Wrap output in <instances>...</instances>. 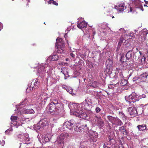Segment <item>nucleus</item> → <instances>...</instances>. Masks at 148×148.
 <instances>
[{
	"mask_svg": "<svg viewBox=\"0 0 148 148\" xmlns=\"http://www.w3.org/2000/svg\"><path fill=\"white\" fill-rule=\"evenodd\" d=\"M48 110L52 115H57L63 111L62 104L57 99L52 100L48 105Z\"/></svg>",
	"mask_w": 148,
	"mask_h": 148,
	"instance_id": "1",
	"label": "nucleus"
},
{
	"mask_svg": "<svg viewBox=\"0 0 148 148\" xmlns=\"http://www.w3.org/2000/svg\"><path fill=\"white\" fill-rule=\"evenodd\" d=\"M125 99L127 102V103L129 105L131 106L134 105L137 101H138L139 97L136 95V93L133 92L128 96H125Z\"/></svg>",
	"mask_w": 148,
	"mask_h": 148,
	"instance_id": "2",
	"label": "nucleus"
},
{
	"mask_svg": "<svg viewBox=\"0 0 148 148\" xmlns=\"http://www.w3.org/2000/svg\"><path fill=\"white\" fill-rule=\"evenodd\" d=\"M69 135L68 134L62 133L61 134L58 138L56 145L59 148H62L64 145V141Z\"/></svg>",
	"mask_w": 148,
	"mask_h": 148,
	"instance_id": "3",
	"label": "nucleus"
},
{
	"mask_svg": "<svg viewBox=\"0 0 148 148\" xmlns=\"http://www.w3.org/2000/svg\"><path fill=\"white\" fill-rule=\"evenodd\" d=\"M48 98V95L45 92H42L37 97V102L39 103L37 105L39 106L45 105Z\"/></svg>",
	"mask_w": 148,
	"mask_h": 148,
	"instance_id": "4",
	"label": "nucleus"
},
{
	"mask_svg": "<svg viewBox=\"0 0 148 148\" xmlns=\"http://www.w3.org/2000/svg\"><path fill=\"white\" fill-rule=\"evenodd\" d=\"M64 46V42L62 39L58 38L56 40V47L58 49V53H63Z\"/></svg>",
	"mask_w": 148,
	"mask_h": 148,
	"instance_id": "5",
	"label": "nucleus"
},
{
	"mask_svg": "<svg viewBox=\"0 0 148 148\" xmlns=\"http://www.w3.org/2000/svg\"><path fill=\"white\" fill-rule=\"evenodd\" d=\"M76 123L73 119L65 122L64 124L63 127L64 129L70 130H73L74 127L76 125Z\"/></svg>",
	"mask_w": 148,
	"mask_h": 148,
	"instance_id": "6",
	"label": "nucleus"
},
{
	"mask_svg": "<svg viewBox=\"0 0 148 148\" xmlns=\"http://www.w3.org/2000/svg\"><path fill=\"white\" fill-rule=\"evenodd\" d=\"M47 67L45 65L43 64L39 65L38 66L37 75L41 77H44L46 74V69Z\"/></svg>",
	"mask_w": 148,
	"mask_h": 148,
	"instance_id": "7",
	"label": "nucleus"
},
{
	"mask_svg": "<svg viewBox=\"0 0 148 148\" xmlns=\"http://www.w3.org/2000/svg\"><path fill=\"white\" fill-rule=\"evenodd\" d=\"M34 84H33L32 86V84H29L28 86V87L26 89V92L27 93H29L30 91H32L33 89L36 88L39 85L40 83L38 82V80L36 79L35 82H33Z\"/></svg>",
	"mask_w": 148,
	"mask_h": 148,
	"instance_id": "8",
	"label": "nucleus"
},
{
	"mask_svg": "<svg viewBox=\"0 0 148 148\" xmlns=\"http://www.w3.org/2000/svg\"><path fill=\"white\" fill-rule=\"evenodd\" d=\"M49 125L47 120L46 118L41 119L37 124V128L39 129L40 127H43Z\"/></svg>",
	"mask_w": 148,
	"mask_h": 148,
	"instance_id": "9",
	"label": "nucleus"
},
{
	"mask_svg": "<svg viewBox=\"0 0 148 148\" xmlns=\"http://www.w3.org/2000/svg\"><path fill=\"white\" fill-rule=\"evenodd\" d=\"M127 109L129 114L131 116H136L137 115L138 113L136 108L135 107H130Z\"/></svg>",
	"mask_w": 148,
	"mask_h": 148,
	"instance_id": "10",
	"label": "nucleus"
},
{
	"mask_svg": "<svg viewBox=\"0 0 148 148\" xmlns=\"http://www.w3.org/2000/svg\"><path fill=\"white\" fill-rule=\"evenodd\" d=\"M126 7L125 8V4L124 3H121L118 6H115L114 8L116 9H117L120 13L123 11L124 9H125Z\"/></svg>",
	"mask_w": 148,
	"mask_h": 148,
	"instance_id": "11",
	"label": "nucleus"
},
{
	"mask_svg": "<svg viewBox=\"0 0 148 148\" xmlns=\"http://www.w3.org/2000/svg\"><path fill=\"white\" fill-rule=\"evenodd\" d=\"M22 112L25 114H34L35 113L34 111L32 109H26L25 108H23L22 109Z\"/></svg>",
	"mask_w": 148,
	"mask_h": 148,
	"instance_id": "12",
	"label": "nucleus"
},
{
	"mask_svg": "<svg viewBox=\"0 0 148 148\" xmlns=\"http://www.w3.org/2000/svg\"><path fill=\"white\" fill-rule=\"evenodd\" d=\"M123 124V123L121 120L117 118L116 117L114 120V122L113 123V125L117 126H121Z\"/></svg>",
	"mask_w": 148,
	"mask_h": 148,
	"instance_id": "13",
	"label": "nucleus"
},
{
	"mask_svg": "<svg viewBox=\"0 0 148 148\" xmlns=\"http://www.w3.org/2000/svg\"><path fill=\"white\" fill-rule=\"evenodd\" d=\"M98 137V135H96L94 136L93 134L90 135L89 136V138H88L89 140L91 142H96L97 140L96 138Z\"/></svg>",
	"mask_w": 148,
	"mask_h": 148,
	"instance_id": "14",
	"label": "nucleus"
},
{
	"mask_svg": "<svg viewBox=\"0 0 148 148\" xmlns=\"http://www.w3.org/2000/svg\"><path fill=\"white\" fill-rule=\"evenodd\" d=\"M87 26V23L85 21H82L78 24L77 26L80 29L86 27Z\"/></svg>",
	"mask_w": 148,
	"mask_h": 148,
	"instance_id": "15",
	"label": "nucleus"
},
{
	"mask_svg": "<svg viewBox=\"0 0 148 148\" xmlns=\"http://www.w3.org/2000/svg\"><path fill=\"white\" fill-rule=\"evenodd\" d=\"M96 119L95 120V122L96 124L101 125L103 123V121L101 117H98L96 116Z\"/></svg>",
	"mask_w": 148,
	"mask_h": 148,
	"instance_id": "16",
	"label": "nucleus"
},
{
	"mask_svg": "<svg viewBox=\"0 0 148 148\" xmlns=\"http://www.w3.org/2000/svg\"><path fill=\"white\" fill-rule=\"evenodd\" d=\"M18 119L16 116H12L11 117V120L12 121L11 124H13L14 125H16L17 124V122L16 120Z\"/></svg>",
	"mask_w": 148,
	"mask_h": 148,
	"instance_id": "17",
	"label": "nucleus"
},
{
	"mask_svg": "<svg viewBox=\"0 0 148 148\" xmlns=\"http://www.w3.org/2000/svg\"><path fill=\"white\" fill-rule=\"evenodd\" d=\"M83 111L81 110H77L73 112V114L79 117H81Z\"/></svg>",
	"mask_w": 148,
	"mask_h": 148,
	"instance_id": "18",
	"label": "nucleus"
},
{
	"mask_svg": "<svg viewBox=\"0 0 148 148\" xmlns=\"http://www.w3.org/2000/svg\"><path fill=\"white\" fill-rule=\"evenodd\" d=\"M132 50H133L129 51L126 53L125 56L127 60H129L132 59Z\"/></svg>",
	"mask_w": 148,
	"mask_h": 148,
	"instance_id": "19",
	"label": "nucleus"
},
{
	"mask_svg": "<svg viewBox=\"0 0 148 148\" xmlns=\"http://www.w3.org/2000/svg\"><path fill=\"white\" fill-rule=\"evenodd\" d=\"M148 75L147 73H145L142 74L139 77V79H140V81H143L145 80L147 76Z\"/></svg>",
	"mask_w": 148,
	"mask_h": 148,
	"instance_id": "20",
	"label": "nucleus"
},
{
	"mask_svg": "<svg viewBox=\"0 0 148 148\" xmlns=\"http://www.w3.org/2000/svg\"><path fill=\"white\" fill-rule=\"evenodd\" d=\"M137 127L139 131H143L146 129V125L144 124L139 125L137 126Z\"/></svg>",
	"mask_w": 148,
	"mask_h": 148,
	"instance_id": "21",
	"label": "nucleus"
},
{
	"mask_svg": "<svg viewBox=\"0 0 148 148\" xmlns=\"http://www.w3.org/2000/svg\"><path fill=\"white\" fill-rule=\"evenodd\" d=\"M119 130L123 134L127 135V132L125 128V126H122L120 127Z\"/></svg>",
	"mask_w": 148,
	"mask_h": 148,
	"instance_id": "22",
	"label": "nucleus"
},
{
	"mask_svg": "<svg viewBox=\"0 0 148 148\" xmlns=\"http://www.w3.org/2000/svg\"><path fill=\"white\" fill-rule=\"evenodd\" d=\"M107 118L108 120L112 123L113 125V123L114 122V120L115 119L116 117H112L110 116H107Z\"/></svg>",
	"mask_w": 148,
	"mask_h": 148,
	"instance_id": "23",
	"label": "nucleus"
},
{
	"mask_svg": "<svg viewBox=\"0 0 148 148\" xmlns=\"http://www.w3.org/2000/svg\"><path fill=\"white\" fill-rule=\"evenodd\" d=\"M49 79L51 80V82L52 84H54L56 82V80L51 77H48L47 79V82H48Z\"/></svg>",
	"mask_w": 148,
	"mask_h": 148,
	"instance_id": "24",
	"label": "nucleus"
},
{
	"mask_svg": "<svg viewBox=\"0 0 148 148\" xmlns=\"http://www.w3.org/2000/svg\"><path fill=\"white\" fill-rule=\"evenodd\" d=\"M127 83V81L126 80L123 79L121 80L120 83L121 85L122 86H125Z\"/></svg>",
	"mask_w": 148,
	"mask_h": 148,
	"instance_id": "25",
	"label": "nucleus"
},
{
	"mask_svg": "<svg viewBox=\"0 0 148 148\" xmlns=\"http://www.w3.org/2000/svg\"><path fill=\"white\" fill-rule=\"evenodd\" d=\"M137 1H136L135 2V4L136 5H137V7H138V8H140L141 10H142V11H143L144 9L143 8V6H142V5H141L140 4V2L139 1H138V3H138V5H137Z\"/></svg>",
	"mask_w": 148,
	"mask_h": 148,
	"instance_id": "26",
	"label": "nucleus"
},
{
	"mask_svg": "<svg viewBox=\"0 0 148 148\" xmlns=\"http://www.w3.org/2000/svg\"><path fill=\"white\" fill-rule=\"evenodd\" d=\"M89 101V99H85V100L83 101V104H84V106H88L89 104L88 103Z\"/></svg>",
	"mask_w": 148,
	"mask_h": 148,
	"instance_id": "27",
	"label": "nucleus"
},
{
	"mask_svg": "<svg viewBox=\"0 0 148 148\" xmlns=\"http://www.w3.org/2000/svg\"><path fill=\"white\" fill-rule=\"evenodd\" d=\"M58 56L57 55H54L52 56L51 60L52 61H56L58 60Z\"/></svg>",
	"mask_w": 148,
	"mask_h": 148,
	"instance_id": "28",
	"label": "nucleus"
},
{
	"mask_svg": "<svg viewBox=\"0 0 148 148\" xmlns=\"http://www.w3.org/2000/svg\"><path fill=\"white\" fill-rule=\"evenodd\" d=\"M124 40V38L123 36H121L119 39V42L118 43V45L120 46L123 42Z\"/></svg>",
	"mask_w": 148,
	"mask_h": 148,
	"instance_id": "29",
	"label": "nucleus"
},
{
	"mask_svg": "<svg viewBox=\"0 0 148 148\" xmlns=\"http://www.w3.org/2000/svg\"><path fill=\"white\" fill-rule=\"evenodd\" d=\"M87 117V115L85 112H83L82 113L81 117L83 119H84Z\"/></svg>",
	"mask_w": 148,
	"mask_h": 148,
	"instance_id": "30",
	"label": "nucleus"
},
{
	"mask_svg": "<svg viewBox=\"0 0 148 148\" xmlns=\"http://www.w3.org/2000/svg\"><path fill=\"white\" fill-rule=\"evenodd\" d=\"M49 3L51 4L52 3L53 5H58V4L57 3L56 1H54L53 0H50L49 1Z\"/></svg>",
	"mask_w": 148,
	"mask_h": 148,
	"instance_id": "31",
	"label": "nucleus"
},
{
	"mask_svg": "<svg viewBox=\"0 0 148 148\" xmlns=\"http://www.w3.org/2000/svg\"><path fill=\"white\" fill-rule=\"evenodd\" d=\"M86 62L87 64V65L89 66L90 68L92 67L93 66L92 65L91 62H89L88 60H86Z\"/></svg>",
	"mask_w": 148,
	"mask_h": 148,
	"instance_id": "32",
	"label": "nucleus"
},
{
	"mask_svg": "<svg viewBox=\"0 0 148 148\" xmlns=\"http://www.w3.org/2000/svg\"><path fill=\"white\" fill-rule=\"evenodd\" d=\"M24 139L25 141L26 142L27 141H29L30 140V138L29 137L28 135H27V137L25 136L24 137Z\"/></svg>",
	"mask_w": 148,
	"mask_h": 148,
	"instance_id": "33",
	"label": "nucleus"
},
{
	"mask_svg": "<svg viewBox=\"0 0 148 148\" xmlns=\"http://www.w3.org/2000/svg\"><path fill=\"white\" fill-rule=\"evenodd\" d=\"M101 110V109L98 107H97L95 109V110L96 112L97 113L99 112Z\"/></svg>",
	"mask_w": 148,
	"mask_h": 148,
	"instance_id": "34",
	"label": "nucleus"
},
{
	"mask_svg": "<svg viewBox=\"0 0 148 148\" xmlns=\"http://www.w3.org/2000/svg\"><path fill=\"white\" fill-rule=\"evenodd\" d=\"M139 79V77L138 76H135L133 79V81H136L138 79Z\"/></svg>",
	"mask_w": 148,
	"mask_h": 148,
	"instance_id": "35",
	"label": "nucleus"
},
{
	"mask_svg": "<svg viewBox=\"0 0 148 148\" xmlns=\"http://www.w3.org/2000/svg\"><path fill=\"white\" fill-rule=\"evenodd\" d=\"M75 54H76V53L75 52H74V53L72 52L70 53V56L73 58H74Z\"/></svg>",
	"mask_w": 148,
	"mask_h": 148,
	"instance_id": "36",
	"label": "nucleus"
},
{
	"mask_svg": "<svg viewBox=\"0 0 148 148\" xmlns=\"http://www.w3.org/2000/svg\"><path fill=\"white\" fill-rule=\"evenodd\" d=\"M27 101V99H25L23 101V102L22 103V105H23L25 104Z\"/></svg>",
	"mask_w": 148,
	"mask_h": 148,
	"instance_id": "37",
	"label": "nucleus"
},
{
	"mask_svg": "<svg viewBox=\"0 0 148 148\" xmlns=\"http://www.w3.org/2000/svg\"><path fill=\"white\" fill-rule=\"evenodd\" d=\"M139 99H140L142 98H145L146 96L145 94H143L139 96Z\"/></svg>",
	"mask_w": 148,
	"mask_h": 148,
	"instance_id": "38",
	"label": "nucleus"
},
{
	"mask_svg": "<svg viewBox=\"0 0 148 148\" xmlns=\"http://www.w3.org/2000/svg\"><path fill=\"white\" fill-rule=\"evenodd\" d=\"M103 147L104 148H110V147L107 146L106 145L105 143L104 144V145L103 146Z\"/></svg>",
	"mask_w": 148,
	"mask_h": 148,
	"instance_id": "39",
	"label": "nucleus"
},
{
	"mask_svg": "<svg viewBox=\"0 0 148 148\" xmlns=\"http://www.w3.org/2000/svg\"><path fill=\"white\" fill-rule=\"evenodd\" d=\"M119 75L121 77V78H123V75L122 74V72H120L119 73Z\"/></svg>",
	"mask_w": 148,
	"mask_h": 148,
	"instance_id": "40",
	"label": "nucleus"
},
{
	"mask_svg": "<svg viewBox=\"0 0 148 148\" xmlns=\"http://www.w3.org/2000/svg\"><path fill=\"white\" fill-rule=\"evenodd\" d=\"M2 143L1 144L2 146H3L5 144V141L3 140H2Z\"/></svg>",
	"mask_w": 148,
	"mask_h": 148,
	"instance_id": "41",
	"label": "nucleus"
},
{
	"mask_svg": "<svg viewBox=\"0 0 148 148\" xmlns=\"http://www.w3.org/2000/svg\"><path fill=\"white\" fill-rule=\"evenodd\" d=\"M130 12H131L132 11V8L131 7H130Z\"/></svg>",
	"mask_w": 148,
	"mask_h": 148,
	"instance_id": "42",
	"label": "nucleus"
},
{
	"mask_svg": "<svg viewBox=\"0 0 148 148\" xmlns=\"http://www.w3.org/2000/svg\"><path fill=\"white\" fill-rule=\"evenodd\" d=\"M112 12V9H111L110 10V11L107 10V12Z\"/></svg>",
	"mask_w": 148,
	"mask_h": 148,
	"instance_id": "43",
	"label": "nucleus"
},
{
	"mask_svg": "<svg viewBox=\"0 0 148 148\" xmlns=\"http://www.w3.org/2000/svg\"><path fill=\"white\" fill-rule=\"evenodd\" d=\"M145 4L147 5H148V1H145Z\"/></svg>",
	"mask_w": 148,
	"mask_h": 148,
	"instance_id": "44",
	"label": "nucleus"
},
{
	"mask_svg": "<svg viewBox=\"0 0 148 148\" xmlns=\"http://www.w3.org/2000/svg\"><path fill=\"white\" fill-rule=\"evenodd\" d=\"M2 28V25L0 23V31L1 30Z\"/></svg>",
	"mask_w": 148,
	"mask_h": 148,
	"instance_id": "45",
	"label": "nucleus"
},
{
	"mask_svg": "<svg viewBox=\"0 0 148 148\" xmlns=\"http://www.w3.org/2000/svg\"><path fill=\"white\" fill-rule=\"evenodd\" d=\"M140 62H141L142 63V62H143L142 59V58H141L140 59Z\"/></svg>",
	"mask_w": 148,
	"mask_h": 148,
	"instance_id": "46",
	"label": "nucleus"
},
{
	"mask_svg": "<svg viewBox=\"0 0 148 148\" xmlns=\"http://www.w3.org/2000/svg\"><path fill=\"white\" fill-rule=\"evenodd\" d=\"M68 148H73V146H70V147H69Z\"/></svg>",
	"mask_w": 148,
	"mask_h": 148,
	"instance_id": "47",
	"label": "nucleus"
},
{
	"mask_svg": "<svg viewBox=\"0 0 148 148\" xmlns=\"http://www.w3.org/2000/svg\"><path fill=\"white\" fill-rule=\"evenodd\" d=\"M132 73H131L130 74V75H129V77H130V76H131L132 75Z\"/></svg>",
	"mask_w": 148,
	"mask_h": 148,
	"instance_id": "48",
	"label": "nucleus"
},
{
	"mask_svg": "<svg viewBox=\"0 0 148 148\" xmlns=\"http://www.w3.org/2000/svg\"><path fill=\"white\" fill-rule=\"evenodd\" d=\"M144 6H145V7H148V6H147V5L146 4H144Z\"/></svg>",
	"mask_w": 148,
	"mask_h": 148,
	"instance_id": "49",
	"label": "nucleus"
},
{
	"mask_svg": "<svg viewBox=\"0 0 148 148\" xmlns=\"http://www.w3.org/2000/svg\"><path fill=\"white\" fill-rule=\"evenodd\" d=\"M122 56H121V59L120 60V61H122Z\"/></svg>",
	"mask_w": 148,
	"mask_h": 148,
	"instance_id": "50",
	"label": "nucleus"
},
{
	"mask_svg": "<svg viewBox=\"0 0 148 148\" xmlns=\"http://www.w3.org/2000/svg\"><path fill=\"white\" fill-rule=\"evenodd\" d=\"M145 57H144V61L145 60Z\"/></svg>",
	"mask_w": 148,
	"mask_h": 148,
	"instance_id": "51",
	"label": "nucleus"
},
{
	"mask_svg": "<svg viewBox=\"0 0 148 148\" xmlns=\"http://www.w3.org/2000/svg\"><path fill=\"white\" fill-rule=\"evenodd\" d=\"M147 106V109L148 110V105H146Z\"/></svg>",
	"mask_w": 148,
	"mask_h": 148,
	"instance_id": "52",
	"label": "nucleus"
},
{
	"mask_svg": "<svg viewBox=\"0 0 148 148\" xmlns=\"http://www.w3.org/2000/svg\"><path fill=\"white\" fill-rule=\"evenodd\" d=\"M136 50L137 51L138 50V48H136Z\"/></svg>",
	"mask_w": 148,
	"mask_h": 148,
	"instance_id": "53",
	"label": "nucleus"
},
{
	"mask_svg": "<svg viewBox=\"0 0 148 148\" xmlns=\"http://www.w3.org/2000/svg\"><path fill=\"white\" fill-rule=\"evenodd\" d=\"M66 61H68V59H66Z\"/></svg>",
	"mask_w": 148,
	"mask_h": 148,
	"instance_id": "54",
	"label": "nucleus"
},
{
	"mask_svg": "<svg viewBox=\"0 0 148 148\" xmlns=\"http://www.w3.org/2000/svg\"><path fill=\"white\" fill-rule=\"evenodd\" d=\"M114 18V16H112V18Z\"/></svg>",
	"mask_w": 148,
	"mask_h": 148,
	"instance_id": "55",
	"label": "nucleus"
},
{
	"mask_svg": "<svg viewBox=\"0 0 148 148\" xmlns=\"http://www.w3.org/2000/svg\"><path fill=\"white\" fill-rule=\"evenodd\" d=\"M140 52V54L141 53V52L140 51L139 52Z\"/></svg>",
	"mask_w": 148,
	"mask_h": 148,
	"instance_id": "56",
	"label": "nucleus"
},
{
	"mask_svg": "<svg viewBox=\"0 0 148 148\" xmlns=\"http://www.w3.org/2000/svg\"><path fill=\"white\" fill-rule=\"evenodd\" d=\"M122 62H124V61H122Z\"/></svg>",
	"mask_w": 148,
	"mask_h": 148,
	"instance_id": "57",
	"label": "nucleus"
}]
</instances>
